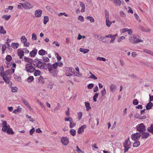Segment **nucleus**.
<instances>
[{
	"instance_id": "1",
	"label": "nucleus",
	"mask_w": 153,
	"mask_h": 153,
	"mask_svg": "<svg viewBox=\"0 0 153 153\" xmlns=\"http://www.w3.org/2000/svg\"><path fill=\"white\" fill-rule=\"evenodd\" d=\"M2 130L4 132H6L8 134H13L14 132L13 131L9 125H7V122L5 121H2Z\"/></svg>"
},
{
	"instance_id": "2",
	"label": "nucleus",
	"mask_w": 153,
	"mask_h": 153,
	"mask_svg": "<svg viewBox=\"0 0 153 153\" xmlns=\"http://www.w3.org/2000/svg\"><path fill=\"white\" fill-rule=\"evenodd\" d=\"M131 143L129 137L125 140L123 143V146L124 148V152L126 153L131 148Z\"/></svg>"
},
{
	"instance_id": "3",
	"label": "nucleus",
	"mask_w": 153,
	"mask_h": 153,
	"mask_svg": "<svg viewBox=\"0 0 153 153\" xmlns=\"http://www.w3.org/2000/svg\"><path fill=\"white\" fill-rule=\"evenodd\" d=\"M129 39L132 43L135 44L143 41V40L138 39L136 37V36L134 34L129 37Z\"/></svg>"
},
{
	"instance_id": "4",
	"label": "nucleus",
	"mask_w": 153,
	"mask_h": 153,
	"mask_svg": "<svg viewBox=\"0 0 153 153\" xmlns=\"http://www.w3.org/2000/svg\"><path fill=\"white\" fill-rule=\"evenodd\" d=\"M137 130L140 133L145 132L146 131L145 126L143 123H140L137 126Z\"/></svg>"
},
{
	"instance_id": "5",
	"label": "nucleus",
	"mask_w": 153,
	"mask_h": 153,
	"mask_svg": "<svg viewBox=\"0 0 153 153\" xmlns=\"http://www.w3.org/2000/svg\"><path fill=\"white\" fill-rule=\"evenodd\" d=\"M26 71L29 73H32L34 71L35 68L30 64L26 63L25 64Z\"/></svg>"
},
{
	"instance_id": "6",
	"label": "nucleus",
	"mask_w": 153,
	"mask_h": 153,
	"mask_svg": "<svg viewBox=\"0 0 153 153\" xmlns=\"http://www.w3.org/2000/svg\"><path fill=\"white\" fill-rule=\"evenodd\" d=\"M21 5L23 8L26 10H29L32 8L33 7V6L30 3L27 2L25 4H20Z\"/></svg>"
},
{
	"instance_id": "7",
	"label": "nucleus",
	"mask_w": 153,
	"mask_h": 153,
	"mask_svg": "<svg viewBox=\"0 0 153 153\" xmlns=\"http://www.w3.org/2000/svg\"><path fill=\"white\" fill-rule=\"evenodd\" d=\"M141 136V134L140 133L137 132L132 134L131 135V138L132 140L134 141H137L140 138Z\"/></svg>"
},
{
	"instance_id": "8",
	"label": "nucleus",
	"mask_w": 153,
	"mask_h": 153,
	"mask_svg": "<svg viewBox=\"0 0 153 153\" xmlns=\"http://www.w3.org/2000/svg\"><path fill=\"white\" fill-rule=\"evenodd\" d=\"M44 64L45 65V63L43 62L37 63L36 62H34L33 63L34 66L39 68L43 69H47Z\"/></svg>"
},
{
	"instance_id": "9",
	"label": "nucleus",
	"mask_w": 153,
	"mask_h": 153,
	"mask_svg": "<svg viewBox=\"0 0 153 153\" xmlns=\"http://www.w3.org/2000/svg\"><path fill=\"white\" fill-rule=\"evenodd\" d=\"M0 75L2 77L4 81L7 83H9L10 80L11 78L10 76H5L4 75H2V72L0 73Z\"/></svg>"
},
{
	"instance_id": "10",
	"label": "nucleus",
	"mask_w": 153,
	"mask_h": 153,
	"mask_svg": "<svg viewBox=\"0 0 153 153\" xmlns=\"http://www.w3.org/2000/svg\"><path fill=\"white\" fill-rule=\"evenodd\" d=\"M61 142L64 145L67 146L69 143L68 139L66 137H63L61 139Z\"/></svg>"
},
{
	"instance_id": "11",
	"label": "nucleus",
	"mask_w": 153,
	"mask_h": 153,
	"mask_svg": "<svg viewBox=\"0 0 153 153\" xmlns=\"http://www.w3.org/2000/svg\"><path fill=\"white\" fill-rule=\"evenodd\" d=\"M42 11L41 10H37L35 12V15L36 17H40L42 16Z\"/></svg>"
},
{
	"instance_id": "12",
	"label": "nucleus",
	"mask_w": 153,
	"mask_h": 153,
	"mask_svg": "<svg viewBox=\"0 0 153 153\" xmlns=\"http://www.w3.org/2000/svg\"><path fill=\"white\" fill-rule=\"evenodd\" d=\"M24 52L21 50L20 49H19L17 51V54L19 56L20 59H22L24 56Z\"/></svg>"
},
{
	"instance_id": "13",
	"label": "nucleus",
	"mask_w": 153,
	"mask_h": 153,
	"mask_svg": "<svg viewBox=\"0 0 153 153\" xmlns=\"http://www.w3.org/2000/svg\"><path fill=\"white\" fill-rule=\"evenodd\" d=\"M86 128V125H83L82 126L78 129L77 133L79 134L82 133L84 131V129Z\"/></svg>"
},
{
	"instance_id": "14",
	"label": "nucleus",
	"mask_w": 153,
	"mask_h": 153,
	"mask_svg": "<svg viewBox=\"0 0 153 153\" xmlns=\"http://www.w3.org/2000/svg\"><path fill=\"white\" fill-rule=\"evenodd\" d=\"M141 135V138L142 139H146L150 136V134L149 133L146 132H143Z\"/></svg>"
},
{
	"instance_id": "15",
	"label": "nucleus",
	"mask_w": 153,
	"mask_h": 153,
	"mask_svg": "<svg viewBox=\"0 0 153 153\" xmlns=\"http://www.w3.org/2000/svg\"><path fill=\"white\" fill-rule=\"evenodd\" d=\"M116 6H120L121 4V0H111Z\"/></svg>"
},
{
	"instance_id": "16",
	"label": "nucleus",
	"mask_w": 153,
	"mask_h": 153,
	"mask_svg": "<svg viewBox=\"0 0 153 153\" xmlns=\"http://www.w3.org/2000/svg\"><path fill=\"white\" fill-rule=\"evenodd\" d=\"M110 89L112 92H114L117 88V86L116 84H112L110 86Z\"/></svg>"
},
{
	"instance_id": "17",
	"label": "nucleus",
	"mask_w": 153,
	"mask_h": 153,
	"mask_svg": "<svg viewBox=\"0 0 153 153\" xmlns=\"http://www.w3.org/2000/svg\"><path fill=\"white\" fill-rule=\"evenodd\" d=\"M38 82L40 84H43L45 83V80L43 77L40 76L38 78Z\"/></svg>"
},
{
	"instance_id": "18",
	"label": "nucleus",
	"mask_w": 153,
	"mask_h": 153,
	"mask_svg": "<svg viewBox=\"0 0 153 153\" xmlns=\"http://www.w3.org/2000/svg\"><path fill=\"white\" fill-rule=\"evenodd\" d=\"M37 51L36 49H35L33 50L30 52V54L31 57L34 56L37 53Z\"/></svg>"
},
{
	"instance_id": "19",
	"label": "nucleus",
	"mask_w": 153,
	"mask_h": 153,
	"mask_svg": "<svg viewBox=\"0 0 153 153\" xmlns=\"http://www.w3.org/2000/svg\"><path fill=\"white\" fill-rule=\"evenodd\" d=\"M80 5L82 7V9L81 10V12H83L85 11V4L82 2H80Z\"/></svg>"
},
{
	"instance_id": "20",
	"label": "nucleus",
	"mask_w": 153,
	"mask_h": 153,
	"mask_svg": "<svg viewBox=\"0 0 153 153\" xmlns=\"http://www.w3.org/2000/svg\"><path fill=\"white\" fill-rule=\"evenodd\" d=\"M105 24L106 26L108 27H110L112 24V22L110 21L109 19H106Z\"/></svg>"
},
{
	"instance_id": "21",
	"label": "nucleus",
	"mask_w": 153,
	"mask_h": 153,
	"mask_svg": "<svg viewBox=\"0 0 153 153\" xmlns=\"http://www.w3.org/2000/svg\"><path fill=\"white\" fill-rule=\"evenodd\" d=\"M74 153H84L79 147L78 146L76 147V149L74 150Z\"/></svg>"
},
{
	"instance_id": "22",
	"label": "nucleus",
	"mask_w": 153,
	"mask_h": 153,
	"mask_svg": "<svg viewBox=\"0 0 153 153\" xmlns=\"http://www.w3.org/2000/svg\"><path fill=\"white\" fill-rule=\"evenodd\" d=\"M153 106V104L152 103L149 102L148 103L146 106V109L147 110H149Z\"/></svg>"
},
{
	"instance_id": "23",
	"label": "nucleus",
	"mask_w": 153,
	"mask_h": 153,
	"mask_svg": "<svg viewBox=\"0 0 153 153\" xmlns=\"http://www.w3.org/2000/svg\"><path fill=\"white\" fill-rule=\"evenodd\" d=\"M24 60L26 62H28L30 64L31 63L33 62V60L32 59L27 58L26 57H24Z\"/></svg>"
},
{
	"instance_id": "24",
	"label": "nucleus",
	"mask_w": 153,
	"mask_h": 153,
	"mask_svg": "<svg viewBox=\"0 0 153 153\" xmlns=\"http://www.w3.org/2000/svg\"><path fill=\"white\" fill-rule=\"evenodd\" d=\"M11 74V72L9 69L3 72V73L2 72V75H4L5 76H8Z\"/></svg>"
},
{
	"instance_id": "25",
	"label": "nucleus",
	"mask_w": 153,
	"mask_h": 153,
	"mask_svg": "<svg viewBox=\"0 0 153 153\" xmlns=\"http://www.w3.org/2000/svg\"><path fill=\"white\" fill-rule=\"evenodd\" d=\"M80 52H83L84 53H86L89 51V50L87 49L80 48L79 49Z\"/></svg>"
},
{
	"instance_id": "26",
	"label": "nucleus",
	"mask_w": 153,
	"mask_h": 153,
	"mask_svg": "<svg viewBox=\"0 0 153 153\" xmlns=\"http://www.w3.org/2000/svg\"><path fill=\"white\" fill-rule=\"evenodd\" d=\"M19 45V44L18 43H13L11 45L12 47L14 49L17 48Z\"/></svg>"
},
{
	"instance_id": "27",
	"label": "nucleus",
	"mask_w": 153,
	"mask_h": 153,
	"mask_svg": "<svg viewBox=\"0 0 153 153\" xmlns=\"http://www.w3.org/2000/svg\"><path fill=\"white\" fill-rule=\"evenodd\" d=\"M143 51L153 56V51L145 49H143Z\"/></svg>"
},
{
	"instance_id": "28",
	"label": "nucleus",
	"mask_w": 153,
	"mask_h": 153,
	"mask_svg": "<svg viewBox=\"0 0 153 153\" xmlns=\"http://www.w3.org/2000/svg\"><path fill=\"white\" fill-rule=\"evenodd\" d=\"M148 131L151 133L153 134V124L151 125V126L147 128Z\"/></svg>"
},
{
	"instance_id": "29",
	"label": "nucleus",
	"mask_w": 153,
	"mask_h": 153,
	"mask_svg": "<svg viewBox=\"0 0 153 153\" xmlns=\"http://www.w3.org/2000/svg\"><path fill=\"white\" fill-rule=\"evenodd\" d=\"M140 145V142L137 141H135L134 143L133 144V147H138Z\"/></svg>"
},
{
	"instance_id": "30",
	"label": "nucleus",
	"mask_w": 153,
	"mask_h": 153,
	"mask_svg": "<svg viewBox=\"0 0 153 153\" xmlns=\"http://www.w3.org/2000/svg\"><path fill=\"white\" fill-rule=\"evenodd\" d=\"M53 76H56L57 75V71L56 70H53L49 72Z\"/></svg>"
},
{
	"instance_id": "31",
	"label": "nucleus",
	"mask_w": 153,
	"mask_h": 153,
	"mask_svg": "<svg viewBox=\"0 0 153 153\" xmlns=\"http://www.w3.org/2000/svg\"><path fill=\"white\" fill-rule=\"evenodd\" d=\"M89 73L91 74V76L88 77L89 78H91L94 79H97V77H96V76L91 71H89Z\"/></svg>"
},
{
	"instance_id": "32",
	"label": "nucleus",
	"mask_w": 153,
	"mask_h": 153,
	"mask_svg": "<svg viewBox=\"0 0 153 153\" xmlns=\"http://www.w3.org/2000/svg\"><path fill=\"white\" fill-rule=\"evenodd\" d=\"M49 21V17L48 16H45L44 17L43 23L45 25H46Z\"/></svg>"
},
{
	"instance_id": "33",
	"label": "nucleus",
	"mask_w": 153,
	"mask_h": 153,
	"mask_svg": "<svg viewBox=\"0 0 153 153\" xmlns=\"http://www.w3.org/2000/svg\"><path fill=\"white\" fill-rule=\"evenodd\" d=\"M85 106L86 107L87 110L88 111L91 108L89 102H85Z\"/></svg>"
},
{
	"instance_id": "34",
	"label": "nucleus",
	"mask_w": 153,
	"mask_h": 153,
	"mask_svg": "<svg viewBox=\"0 0 153 153\" xmlns=\"http://www.w3.org/2000/svg\"><path fill=\"white\" fill-rule=\"evenodd\" d=\"M11 16L10 15H4L2 16V18L4 19H5V20L7 21L10 18Z\"/></svg>"
},
{
	"instance_id": "35",
	"label": "nucleus",
	"mask_w": 153,
	"mask_h": 153,
	"mask_svg": "<svg viewBox=\"0 0 153 153\" xmlns=\"http://www.w3.org/2000/svg\"><path fill=\"white\" fill-rule=\"evenodd\" d=\"M6 33V31L4 30L3 27L2 26H0V33L5 34Z\"/></svg>"
},
{
	"instance_id": "36",
	"label": "nucleus",
	"mask_w": 153,
	"mask_h": 153,
	"mask_svg": "<svg viewBox=\"0 0 153 153\" xmlns=\"http://www.w3.org/2000/svg\"><path fill=\"white\" fill-rule=\"evenodd\" d=\"M41 71L38 70H36L34 73V75L35 76H37L40 75Z\"/></svg>"
},
{
	"instance_id": "37",
	"label": "nucleus",
	"mask_w": 153,
	"mask_h": 153,
	"mask_svg": "<svg viewBox=\"0 0 153 153\" xmlns=\"http://www.w3.org/2000/svg\"><path fill=\"white\" fill-rule=\"evenodd\" d=\"M45 51L44 50L42 49L40 50L39 52V54L42 56L44 55L45 54Z\"/></svg>"
},
{
	"instance_id": "38",
	"label": "nucleus",
	"mask_w": 153,
	"mask_h": 153,
	"mask_svg": "<svg viewBox=\"0 0 153 153\" xmlns=\"http://www.w3.org/2000/svg\"><path fill=\"white\" fill-rule=\"evenodd\" d=\"M70 132L73 136H75L76 134V131L74 129H71L70 131Z\"/></svg>"
},
{
	"instance_id": "39",
	"label": "nucleus",
	"mask_w": 153,
	"mask_h": 153,
	"mask_svg": "<svg viewBox=\"0 0 153 153\" xmlns=\"http://www.w3.org/2000/svg\"><path fill=\"white\" fill-rule=\"evenodd\" d=\"M34 79V78L33 76H29L27 79V81L28 82H31Z\"/></svg>"
},
{
	"instance_id": "40",
	"label": "nucleus",
	"mask_w": 153,
	"mask_h": 153,
	"mask_svg": "<svg viewBox=\"0 0 153 153\" xmlns=\"http://www.w3.org/2000/svg\"><path fill=\"white\" fill-rule=\"evenodd\" d=\"M75 126L76 123L73 122V120L70 122L69 125V126L70 128H73L75 127Z\"/></svg>"
},
{
	"instance_id": "41",
	"label": "nucleus",
	"mask_w": 153,
	"mask_h": 153,
	"mask_svg": "<svg viewBox=\"0 0 153 153\" xmlns=\"http://www.w3.org/2000/svg\"><path fill=\"white\" fill-rule=\"evenodd\" d=\"M22 101L23 102V103L27 106L29 107V104H28L27 101H26L24 99H22Z\"/></svg>"
},
{
	"instance_id": "42",
	"label": "nucleus",
	"mask_w": 153,
	"mask_h": 153,
	"mask_svg": "<svg viewBox=\"0 0 153 153\" xmlns=\"http://www.w3.org/2000/svg\"><path fill=\"white\" fill-rule=\"evenodd\" d=\"M129 77L131 79H136L137 77V76L135 74H132L128 75Z\"/></svg>"
},
{
	"instance_id": "43",
	"label": "nucleus",
	"mask_w": 153,
	"mask_h": 153,
	"mask_svg": "<svg viewBox=\"0 0 153 153\" xmlns=\"http://www.w3.org/2000/svg\"><path fill=\"white\" fill-rule=\"evenodd\" d=\"M46 8L51 13H53L54 12V10L53 8H51L50 6H47L46 7Z\"/></svg>"
},
{
	"instance_id": "44",
	"label": "nucleus",
	"mask_w": 153,
	"mask_h": 153,
	"mask_svg": "<svg viewBox=\"0 0 153 153\" xmlns=\"http://www.w3.org/2000/svg\"><path fill=\"white\" fill-rule=\"evenodd\" d=\"M27 39L24 36H22L21 37V41L24 43L27 41Z\"/></svg>"
},
{
	"instance_id": "45",
	"label": "nucleus",
	"mask_w": 153,
	"mask_h": 153,
	"mask_svg": "<svg viewBox=\"0 0 153 153\" xmlns=\"http://www.w3.org/2000/svg\"><path fill=\"white\" fill-rule=\"evenodd\" d=\"M97 60L99 61H102L104 62L106 61V59L105 58L100 57H97Z\"/></svg>"
},
{
	"instance_id": "46",
	"label": "nucleus",
	"mask_w": 153,
	"mask_h": 153,
	"mask_svg": "<svg viewBox=\"0 0 153 153\" xmlns=\"http://www.w3.org/2000/svg\"><path fill=\"white\" fill-rule=\"evenodd\" d=\"M101 93L102 96H105L106 94V91L105 88H103V89L101 91Z\"/></svg>"
},
{
	"instance_id": "47",
	"label": "nucleus",
	"mask_w": 153,
	"mask_h": 153,
	"mask_svg": "<svg viewBox=\"0 0 153 153\" xmlns=\"http://www.w3.org/2000/svg\"><path fill=\"white\" fill-rule=\"evenodd\" d=\"M125 39V37L124 36H121L118 38L117 40L118 42H119L122 41V40L124 39Z\"/></svg>"
},
{
	"instance_id": "48",
	"label": "nucleus",
	"mask_w": 153,
	"mask_h": 153,
	"mask_svg": "<svg viewBox=\"0 0 153 153\" xmlns=\"http://www.w3.org/2000/svg\"><path fill=\"white\" fill-rule=\"evenodd\" d=\"M99 94L97 93H96L93 97V100L94 102L97 101V98Z\"/></svg>"
},
{
	"instance_id": "49",
	"label": "nucleus",
	"mask_w": 153,
	"mask_h": 153,
	"mask_svg": "<svg viewBox=\"0 0 153 153\" xmlns=\"http://www.w3.org/2000/svg\"><path fill=\"white\" fill-rule=\"evenodd\" d=\"M86 19H89L91 22H93L94 21V19L92 17L88 16L86 17Z\"/></svg>"
},
{
	"instance_id": "50",
	"label": "nucleus",
	"mask_w": 153,
	"mask_h": 153,
	"mask_svg": "<svg viewBox=\"0 0 153 153\" xmlns=\"http://www.w3.org/2000/svg\"><path fill=\"white\" fill-rule=\"evenodd\" d=\"M54 83L53 82H50L49 84L48 85L47 87L48 88L52 89L53 88V86Z\"/></svg>"
},
{
	"instance_id": "51",
	"label": "nucleus",
	"mask_w": 153,
	"mask_h": 153,
	"mask_svg": "<svg viewBox=\"0 0 153 153\" xmlns=\"http://www.w3.org/2000/svg\"><path fill=\"white\" fill-rule=\"evenodd\" d=\"M6 46L4 44H3L2 45V54H4V51L6 50Z\"/></svg>"
},
{
	"instance_id": "52",
	"label": "nucleus",
	"mask_w": 153,
	"mask_h": 153,
	"mask_svg": "<svg viewBox=\"0 0 153 153\" xmlns=\"http://www.w3.org/2000/svg\"><path fill=\"white\" fill-rule=\"evenodd\" d=\"M78 119L79 120H81L82 118V113L81 112H79L78 113Z\"/></svg>"
},
{
	"instance_id": "53",
	"label": "nucleus",
	"mask_w": 153,
	"mask_h": 153,
	"mask_svg": "<svg viewBox=\"0 0 153 153\" xmlns=\"http://www.w3.org/2000/svg\"><path fill=\"white\" fill-rule=\"evenodd\" d=\"M63 15H64L65 16H66V17L68 16V15L67 14H66L65 13V12L60 13L58 14V16H61Z\"/></svg>"
},
{
	"instance_id": "54",
	"label": "nucleus",
	"mask_w": 153,
	"mask_h": 153,
	"mask_svg": "<svg viewBox=\"0 0 153 153\" xmlns=\"http://www.w3.org/2000/svg\"><path fill=\"white\" fill-rule=\"evenodd\" d=\"M11 57L10 55H7L5 58L6 60L8 61H9L11 60Z\"/></svg>"
},
{
	"instance_id": "55",
	"label": "nucleus",
	"mask_w": 153,
	"mask_h": 153,
	"mask_svg": "<svg viewBox=\"0 0 153 153\" xmlns=\"http://www.w3.org/2000/svg\"><path fill=\"white\" fill-rule=\"evenodd\" d=\"M11 91L12 92H16L17 91V88L16 87H12L11 88Z\"/></svg>"
},
{
	"instance_id": "56",
	"label": "nucleus",
	"mask_w": 153,
	"mask_h": 153,
	"mask_svg": "<svg viewBox=\"0 0 153 153\" xmlns=\"http://www.w3.org/2000/svg\"><path fill=\"white\" fill-rule=\"evenodd\" d=\"M94 86V84L93 83H91L89 84L88 86L87 87L88 89H91Z\"/></svg>"
},
{
	"instance_id": "57",
	"label": "nucleus",
	"mask_w": 153,
	"mask_h": 153,
	"mask_svg": "<svg viewBox=\"0 0 153 153\" xmlns=\"http://www.w3.org/2000/svg\"><path fill=\"white\" fill-rule=\"evenodd\" d=\"M48 71H49V72H50L53 70H54V69H53V66H52V65H50V66L48 65Z\"/></svg>"
},
{
	"instance_id": "58",
	"label": "nucleus",
	"mask_w": 153,
	"mask_h": 153,
	"mask_svg": "<svg viewBox=\"0 0 153 153\" xmlns=\"http://www.w3.org/2000/svg\"><path fill=\"white\" fill-rule=\"evenodd\" d=\"M120 14L121 17H124L126 16V14L123 11H120Z\"/></svg>"
},
{
	"instance_id": "59",
	"label": "nucleus",
	"mask_w": 153,
	"mask_h": 153,
	"mask_svg": "<svg viewBox=\"0 0 153 153\" xmlns=\"http://www.w3.org/2000/svg\"><path fill=\"white\" fill-rule=\"evenodd\" d=\"M65 120L66 121H69L71 122L73 120L71 117H70L68 118H65Z\"/></svg>"
},
{
	"instance_id": "60",
	"label": "nucleus",
	"mask_w": 153,
	"mask_h": 153,
	"mask_svg": "<svg viewBox=\"0 0 153 153\" xmlns=\"http://www.w3.org/2000/svg\"><path fill=\"white\" fill-rule=\"evenodd\" d=\"M105 17L106 19H109V12L107 11H105Z\"/></svg>"
},
{
	"instance_id": "61",
	"label": "nucleus",
	"mask_w": 153,
	"mask_h": 153,
	"mask_svg": "<svg viewBox=\"0 0 153 153\" xmlns=\"http://www.w3.org/2000/svg\"><path fill=\"white\" fill-rule=\"evenodd\" d=\"M42 59L44 60L46 62H47L49 61V59L47 57L43 56L42 57Z\"/></svg>"
},
{
	"instance_id": "62",
	"label": "nucleus",
	"mask_w": 153,
	"mask_h": 153,
	"mask_svg": "<svg viewBox=\"0 0 153 153\" xmlns=\"http://www.w3.org/2000/svg\"><path fill=\"white\" fill-rule=\"evenodd\" d=\"M32 38L33 39H34V40H36V35L35 33H33L32 34Z\"/></svg>"
},
{
	"instance_id": "63",
	"label": "nucleus",
	"mask_w": 153,
	"mask_h": 153,
	"mask_svg": "<svg viewBox=\"0 0 153 153\" xmlns=\"http://www.w3.org/2000/svg\"><path fill=\"white\" fill-rule=\"evenodd\" d=\"M15 78L16 80L19 81H20L21 80V78L19 76H16Z\"/></svg>"
},
{
	"instance_id": "64",
	"label": "nucleus",
	"mask_w": 153,
	"mask_h": 153,
	"mask_svg": "<svg viewBox=\"0 0 153 153\" xmlns=\"http://www.w3.org/2000/svg\"><path fill=\"white\" fill-rule=\"evenodd\" d=\"M128 29L127 28H125L121 29L120 30V32L121 33H124L125 32H127Z\"/></svg>"
}]
</instances>
